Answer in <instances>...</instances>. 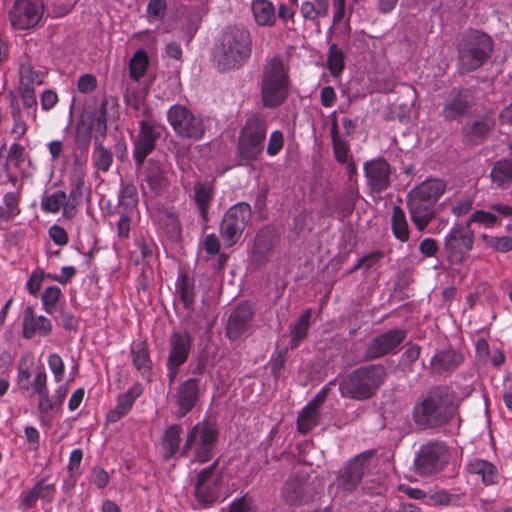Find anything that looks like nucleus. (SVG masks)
Segmentation results:
<instances>
[{"label":"nucleus","mask_w":512,"mask_h":512,"mask_svg":"<svg viewBox=\"0 0 512 512\" xmlns=\"http://www.w3.org/2000/svg\"><path fill=\"white\" fill-rule=\"evenodd\" d=\"M130 356L134 368L142 378H149L152 372V360L149 344L146 340H134L130 344Z\"/></svg>","instance_id":"31"},{"label":"nucleus","mask_w":512,"mask_h":512,"mask_svg":"<svg viewBox=\"0 0 512 512\" xmlns=\"http://www.w3.org/2000/svg\"><path fill=\"white\" fill-rule=\"evenodd\" d=\"M312 317V309H306L298 319V321L291 328V342L290 348L295 349L301 341H303L310 327V319Z\"/></svg>","instance_id":"43"},{"label":"nucleus","mask_w":512,"mask_h":512,"mask_svg":"<svg viewBox=\"0 0 512 512\" xmlns=\"http://www.w3.org/2000/svg\"><path fill=\"white\" fill-rule=\"evenodd\" d=\"M474 236L466 225L457 224L447 233L444 241V250L451 263H460L472 250Z\"/></svg>","instance_id":"19"},{"label":"nucleus","mask_w":512,"mask_h":512,"mask_svg":"<svg viewBox=\"0 0 512 512\" xmlns=\"http://www.w3.org/2000/svg\"><path fill=\"white\" fill-rule=\"evenodd\" d=\"M43 15V0H16L9 12V21L14 29L29 30L40 23Z\"/></svg>","instance_id":"17"},{"label":"nucleus","mask_w":512,"mask_h":512,"mask_svg":"<svg viewBox=\"0 0 512 512\" xmlns=\"http://www.w3.org/2000/svg\"><path fill=\"white\" fill-rule=\"evenodd\" d=\"M93 164L98 171L106 173L113 164L111 150L105 148L101 143H96L93 151Z\"/></svg>","instance_id":"47"},{"label":"nucleus","mask_w":512,"mask_h":512,"mask_svg":"<svg viewBox=\"0 0 512 512\" xmlns=\"http://www.w3.org/2000/svg\"><path fill=\"white\" fill-rule=\"evenodd\" d=\"M56 495L55 483L48 482V477L40 479L30 490L21 494L20 507L24 510L35 506L38 499L43 503H52Z\"/></svg>","instance_id":"27"},{"label":"nucleus","mask_w":512,"mask_h":512,"mask_svg":"<svg viewBox=\"0 0 512 512\" xmlns=\"http://www.w3.org/2000/svg\"><path fill=\"white\" fill-rule=\"evenodd\" d=\"M251 10L257 25L271 27L276 22L275 6L269 0H253Z\"/></svg>","instance_id":"36"},{"label":"nucleus","mask_w":512,"mask_h":512,"mask_svg":"<svg viewBox=\"0 0 512 512\" xmlns=\"http://www.w3.org/2000/svg\"><path fill=\"white\" fill-rule=\"evenodd\" d=\"M219 460L202 469L196 478L195 496L202 503H213L217 496V489L221 477L216 474Z\"/></svg>","instance_id":"23"},{"label":"nucleus","mask_w":512,"mask_h":512,"mask_svg":"<svg viewBox=\"0 0 512 512\" xmlns=\"http://www.w3.org/2000/svg\"><path fill=\"white\" fill-rule=\"evenodd\" d=\"M167 121L179 138L191 141L201 140L209 127L207 119L182 104L170 106Z\"/></svg>","instance_id":"10"},{"label":"nucleus","mask_w":512,"mask_h":512,"mask_svg":"<svg viewBox=\"0 0 512 512\" xmlns=\"http://www.w3.org/2000/svg\"><path fill=\"white\" fill-rule=\"evenodd\" d=\"M33 365L34 358L31 354L22 355L17 365L16 385L25 398L39 396L49 391L46 371L39 367L32 372Z\"/></svg>","instance_id":"11"},{"label":"nucleus","mask_w":512,"mask_h":512,"mask_svg":"<svg viewBox=\"0 0 512 512\" xmlns=\"http://www.w3.org/2000/svg\"><path fill=\"white\" fill-rule=\"evenodd\" d=\"M447 184L439 178H428L407 194L410 218L419 231H424L436 218V204L445 193Z\"/></svg>","instance_id":"4"},{"label":"nucleus","mask_w":512,"mask_h":512,"mask_svg":"<svg viewBox=\"0 0 512 512\" xmlns=\"http://www.w3.org/2000/svg\"><path fill=\"white\" fill-rule=\"evenodd\" d=\"M148 64L149 60L147 53L142 49L136 51L129 61L130 77L138 81L141 77L144 76L148 68Z\"/></svg>","instance_id":"48"},{"label":"nucleus","mask_w":512,"mask_h":512,"mask_svg":"<svg viewBox=\"0 0 512 512\" xmlns=\"http://www.w3.org/2000/svg\"><path fill=\"white\" fill-rule=\"evenodd\" d=\"M300 13L305 20L318 22L319 18H324L328 14L320 13L319 7L312 1H304L300 7Z\"/></svg>","instance_id":"59"},{"label":"nucleus","mask_w":512,"mask_h":512,"mask_svg":"<svg viewBox=\"0 0 512 512\" xmlns=\"http://www.w3.org/2000/svg\"><path fill=\"white\" fill-rule=\"evenodd\" d=\"M327 68L333 77L340 76L345 68V54L335 43L329 46L327 52Z\"/></svg>","instance_id":"45"},{"label":"nucleus","mask_w":512,"mask_h":512,"mask_svg":"<svg viewBox=\"0 0 512 512\" xmlns=\"http://www.w3.org/2000/svg\"><path fill=\"white\" fill-rule=\"evenodd\" d=\"M448 459L447 446L441 441H432L421 446L415 459V466L421 474L432 475L442 471Z\"/></svg>","instance_id":"16"},{"label":"nucleus","mask_w":512,"mask_h":512,"mask_svg":"<svg viewBox=\"0 0 512 512\" xmlns=\"http://www.w3.org/2000/svg\"><path fill=\"white\" fill-rule=\"evenodd\" d=\"M146 97L147 92L142 89L127 90L124 96L126 105L129 108L148 118L150 115V108L146 103Z\"/></svg>","instance_id":"44"},{"label":"nucleus","mask_w":512,"mask_h":512,"mask_svg":"<svg viewBox=\"0 0 512 512\" xmlns=\"http://www.w3.org/2000/svg\"><path fill=\"white\" fill-rule=\"evenodd\" d=\"M138 124L139 131L133 140L132 155L136 168L140 169L146 158L154 151L165 127L151 117L140 120Z\"/></svg>","instance_id":"14"},{"label":"nucleus","mask_w":512,"mask_h":512,"mask_svg":"<svg viewBox=\"0 0 512 512\" xmlns=\"http://www.w3.org/2000/svg\"><path fill=\"white\" fill-rule=\"evenodd\" d=\"M21 187L15 192H7L3 196V205H0V221L8 222L21 212Z\"/></svg>","instance_id":"39"},{"label":"nucleus","mask_w":512,"mask_h":512,"mask_svg":"<svg viewBox=\"0 0 512 512\" xmlns=\"http://www.w3.org/2000/svg\"><path fill=\"white\" fill-rule=\"evenodd\" d=\"M218 434L216 423L207 418L203 419L188 431L180 456L186 457L192 452V463L209 462L214 457Z\"/></svg>","instance_id":"7"},{"label":"nucleus","mask_w":512,"mask_h":512,"mask_svg":"<svg viewBox=\"0 0 512 512\" xmlns=\"http://www.w3.org/2000/svg\"><path fill=\"white\" fill-rule=\"evenodd\" d=\"M472 224H477L484 228L490 229L501 225L499 217L492 211L475 210L467 220V226L470 228Z\"/></svg>","instance_id":"46"},{"label":"nucleus","mask_w":512,"mask_h":512,"mask_svg":"<svg viewBox=\"0 0 512 512\" xmlns=\"http://www.w3.org/2000/svg\"><path fill=\"white\" fill-rule=\"evenodd\" d=\"M176 289L183 306L187 310H193L195 304V281L185 271L179 273Z\"/></svg>","instance_id":"37"},{"label":"nucleus","mask_w":512,"mask_h":512,"mask_svg":"<svg viewBox=\"0 0 512 512\" xmlns=\"http://www.w3.org/2000/svg\"><path fill=\"white\" fill-rule=\"evenodd\" d=\"M49 237L57 246H65L69 242V237L66 230L58 225L53 224L48 230Z\"/></svg>","instance_id":"61"},{"label":"nucleus","mask_w":512,"mask_h":512,"mask_svg":"<svg viewBox=\"0 0 512 512\" xmlns=\"http://www.w3.org/2000/svg\"><path fill=\"white\" fill-rule=\"evenodd\" d=\"M406 336L405 330L394 328L374 337L367 345L365 358L367 360H374L389 353H394Z\"/></svg>","instance_id":"21"},{"label":"nucleus","mask_w":512,"mask_h":512,"mask_svg":"<svg viewBox=\"0 0 512 512\" xmlns=\"http://www.w3.org/2000/svg\"><path fill=\"white\" fill-rule=\"evenodd\" d=\"M144 180L149 188L156 195L161 194L168 187V179L162 163L159 160L151 158L147 162L144 171Z\"/></svg>","instance_id":"33"},{"label":"nucleus","mask_w":512,"mask_h":512,"mask_svg":"<svg viewBox=\"0 0 512 512\" xmlns=\"http://www.w3.org/2000/svg\"><path fill=\"white\" fill-rule=\"evenodd\" d=\"M146 11L149 18L163 20L167 13V3L165 0H149Z\"/></svg>","instance_id":"55"},{"label":"nucleus","mask_w":512,"mask_h":512,"mask_svg":"<svg viewBox=\"0 0 512 512\" xmlns=\"http://www.w3.org/2000/svg\"><path fill=\"white\" fill-rule=\"evenodd\" d=\"M371 194H381L391 185V165L383 157L368 160L363 166Z\"/></svg>","instance_id":"20"},{"label":"nucleus","mask_w":512,"mask_h":512,"mask_svg":"<svg viewBox=\"0 0 512 512\" xmlns=\"http://www.w3.org/2000/svg\"><path fill=\"white\" fill-rule=\"evenodd\" d=\"M138 202L137 187L133 183L122 181L118 192V206L116 211L119 216L117 234L121 239L129 237L131 222L137 213Z\"/></svg>","instance_id":"15"},{"label":"nucleus","mask_w":512,"mask_h":512,"mask_svg":"<svg viewBox=\"0 0 512 512\" xmlns=\"http://www.w3.org/2000/svg\"><path fill=\"white\" fill-rule=\"evenodd\" d=\"M252 53L250 31L241 25L226 26L220 33L214 53V60L220 71L242 67Z\"/></svg>","instance_id":"3"},{"label":"nucleus","mask_w":512,"mask_h":512,"mask_svg":"<svg viewBox=\"0 0 512 512\" xmlns=\"http://www.w3.org/2000/svg\"><path fill=\"white\" fill-rule=\"evenodd\" d=\"M464 356L455 349H444L435 353L429 363L432 375H450L463 362Z\"/></svg>","instance_id":"26"},{"label":"nucleus","mask_w":512,"mask_h":512,"mask_svg":"<svg viewBox=\"0 0 512 512\" xmlns=\"http://www.w3.org/2000/svg\"><path fill=\"white\" fill-rule=\"evenodd\" d=\"M67 200L64 191L58 190L50 195L43 196L41 199V209L47 213H58Z\"/></svg>","instance_id":"50"},{"label":"nucleus","mask_w":512,"mask_h":512,"mask_svg":"<svg viewBox=\"0 0 512 512\" xmlns=\"http://www.w3.org/2000/svg\"><path fill=\"white\" fill-rule=\"evenodd\" d=\"M136 245L141 253L143 261L149 263L157 249L155 242L152 239L147 240L142 238L136 242Z\"/></svg>","instance_id":"62"},{"label":"nucleus","mask_w":512,"mask_h":512,"mask_svg":"<svg viewBox=\"0 0 512 512\" xmlns=\"http://www.w3.org/2000/svg\"><path fill=\"white\" fill-rule=\"evenodd\" d=\"M47 364L54 376L55 382H61L65 374V365L61 356L58 353H51L48 356Z\"/></svg>","instance_id":"54"},{"label":"nucleus","mask_w":512,"mask_h":512,"mask_svg":"<svg viewBox=\"0 0 512 512\" xmlns=\"http://www.w3.org/2000/svg\"><path fill=\"white\" fill-rule=\"evenodd\" d=\"M470 107L468 92L463 89H453L445 99L441 115L447 121L457 120L463 117Z\"/></svg>","instance_id":"29"},{"label":"nucleus","mask_w":512,"mask_h":512,"mask_svg":"<svg viewBox=\"0 0 512 512\" xmlns=\"http://www.w3.org/2000/svg\"><path fill=\"white\" fill-rule=\"evenodd\" d=\"M204 391L205 386L200 378L189 377L180 382L173 396L176 417L181 419L189 414L198 405Z\"/></svg>","instance_id":"18"},{"label":"nucleus","mask_w":512,"mask_h":512,"mask_svg":"<svg viewBox=\"0 0 512 512\" xmlns=\"http://www.w3.org/2000/svg\"><path fill=\"white\" fill-rule=\"evenodd\" d=\"M84 184H85V182H84L83 175L78 174L75 177V179L73 180V186L71 188L69 195L67 196L66 202L78 206L83 197Z\"/></svg>","instance_id":"56"},{"label":"nucleus","mask_w":512,"mask_h":512,"mask_svg":"<svg viewBox=\"0 0 512 512\" xmlns=\"http://www.w3.org/2000/svg\"><path fill=\"white\" fill-rule=\"evenodd\" d=\"M61 298H63V293L59 287H46L41 295V302L44 311L48 314H53L55 307Z\"/></svg>","instance_id":"51"},{"label":"nucleus","mask_w":512,"mask_h":512,"mask_svg":"<svg viewBox=\"0 0 512 512\" xmlns=\"http://www.w3.org/2000/svg\"><path fill=\"white\" fill-rule=\"evenodd\" d=\"M506 235L490 236L482 234L481 239L488 248H491L499 253H508L512 251V224L505 226Z\"/></svg>","instance_id":"41"},{"label":"nucleus","mask_w":512,"mask_h":512,"mask_svg":"<svg viewBox=\"0 0 512 512\" xmlns=\"http://www.w3.org/2000/svg\"><path fill=\"white\" fill-rule=\"evenodd\" d=\"M274 244L275 235L270 228L259 230L250 252L251 263L256 266L265 264L272 254Z\"/></svg>","instance_id":"28"},{"label":"nucleus","mask_w":512,"mask_h":512,"mask_svg":"<svg viewBox=\"0 0 512 512\" xmlns=\"http://www.w3.org/2000/svg\"><path fill=\"white\" fill-rule=\"evenodd\" d=\"M45 278V271L42 268H36L29 276L27 282H26V288L27 291L33 295L36 296L37 293L40 291L42 282Z\"/></svg>","instance_id":"57"},{"label":"nucleus","mask_w":512,"mask_h":512,"mask_svg":"<svg viewBox=\"0 0 512 512\" xmlns=\"http://www.w3.org/2000/svg\"><path fill=\"white\" fill-rule=\"evenodd\" d=\"M491 180L503 188L512 183V160L509 157L496 161L490 172Z\"/></svg>","instance_id":"38"},{"label":"nucleus","mask_w":512,"mask_h":512,"mask_svg":"<svg viewBox=\"0 0 512 512\" xmlns=\"http://www.w3.org/2000/svg\"><path fill=\"white\" fill-rule=\"evenodd\" d=\"M53 329L50 319L43 315H37L31 305H27L22 311V337L30 340L35 336L47 337Z\"/></svg>","instance_id":"24"},{"label":"nucleus","mask_w":512,"mask_h":512,"mask_svg":"<svg viewBox=\"0 0 512 512\" xmlns=\"http://www.w3.org/2000/svg\"><path fill=\"white\" fill-rule=\"evenodd\" d=\"M169 352L166 359V377L168 385L175 383L180 368L184 365L193 348V338L187 331H175L169 337Z\"/></svg>","instance_id":"13"},{"label":"nucleus","mask_w":512,"mask_h":512,"mask_svg":"<svg viewBox=\"0 0 512 512\" xmlns=\"http://www.w3.org/2000/svg\"><path fill=\"white\" fill-rule=\"evenodd\" d=\"M335 159L339 163H346L352 159L350 156V145L345 139H337L332 142Z\"/></svg>","instance_id":"58"},{"label":"nucleus","mask_w":512,"mask_h":512,"mask_svg":"<svg viewBox=\"0 0 512 512\" xmlns=\"http://www.w3.org/2000/svg\"><path fill=\"white\" fill-rule=\"evenodd\" d=\"M183 429L180 424L169 425L162 436L161 446L163 450V460L169 461L173 458L180 450L181 433Z\"/></svg>","instance_id":"34"},{"label":"nucleus","mask_w":512,"mask_h":512,"mask_svg":"<svg viewBox=\"0 0 512 512\" xmlns=\"http://www.w3.org/2000/svg\"><path fill=\"white\" fill-rule=\"evenodd\" d=\"M467 470L471 474L481 477L484 485L489 486L496 484L499 479V473L496 466L483 459H474L467 464Z\"/></svg>","instance_id":"35"},{"label":"nucleus","mask_w":512,"mask_h":512,"mask_svg":"<svg viewBox=\"0 0 512 512\" xmlns=\"http://www.w3.org/2000/svg\"><path fill=\"white\" fill-rule=\"evenodd\" d=\"M387 373L382 365H367L355 369L339 381L343 398L364 401L372 398L384 383Z\"/></svg>","instance_id":"5"},{"label":"nucleus","mask_w":512,"mask_h":512,"mask_svg":"<svg viewBox=\"0 0 512 512\" xmlns=\"http://www.w3.org/2000/svg\"><path fill=\"white\" fill-rule=\"evenodd\" d=\"M214 198V186L212 183L196 182L193 189V200L198 209L202 224L209 221L208 212Z\"/></svg>","instance_id":"32"},{"label":"nucleus","mask_w":512,"mask_h":512,"mask_svg":"<svg viewBox=\"0 0 512 512\" xmlns=\"http://www.w3.org/2000/svg\"><path fill=\"white\" fill-rule=\"evenodd\" d=\"M96 87L97 79L92 74H84L80 76V78L78 79L77 88L83 94H87L94 91Z\"/></svg>","instance_id":"64"},{"label":"nucleus","mask_w":512,"mask_h":512,"mask_svg":"<svg viewBox=\"0 0 512 512\" xmlns=\"http://www.w3.org/2000/svg\"><path fill=\"white\" fill-rule=\"evenodd\" d=\"M251 217V206L246 202H239L226 211L219 227L220 236L226 247L230 248L238 242Z\"/></svg>","instance_id":"12"},{"label":"nucleus","mask_w":512,"mask_h":512,"mask_svg":"<svg viewBox=\"0 0 512 512\" xmlns=\"http://www.w3.org/2000/svg\"><path fill=\"white\" fill-rule=\"evenodd\" d=\"M370 455L371 453L367 452L361 453L344 465L337 477L339 488L346 493H352L358 488L363 479L365 464Z\"/></svg>","instance_id":"22"},{"label":"nucleus","mask_w":512,"mask_h":512,"mask_svg":"<svg viewBox=\"0 0 512 512\" xmlns=\"http://www.w3.org/2000/svg\"><path fill=\"white\" fill-rule=\"evenodd\" d=\"M284 145V136L283 133L279 130H275L270 134L268 145H267V154L269 156H276L280 153Z\"/></svg>","instance_id":"60"},{"label":"nucleus","mask_w":512,"mask_h":512,"mask_svg":"<svg viewBox=\"0 0 512 512\" xmlns=\"http://www.w3.org/2000/svg\"><path fill=\"white\" fill-rule=\"evenodd\" d=\"M267 130V122L262 115L253 113L247 116L238 136L237 150L242 160L256 161L260 158Z\"/></svg>","instance_id":"9"},{"label":"nucleus","mask_w":512,"mask_h":512,"mask_svg":"<svg viewBox=\"0 0 512 512\" xmlns=\"http://www.w3.org/2000/svg\"><path fill=\"white\" fill-rule=\"evenodd\" d=\"M158 223L169 240L179 241L182 235V225L174 212L165 211L158 217Z\"/></svg>","instance_id":"40"},{"label":"nucleus","mask_w":512,"mask_h":512,"mask_svg":"<svg viewBox=\"0 0 512 512\" xmlns=\"http://www.w3.org/2000/svg\"><path fill=\"white\" fill-rule=\"evenodd\" d=\"M458 414L457 394L448 385L430 387L414 404L412 418L422 429H438L451 423Z\"/></svg>","instance_id":"2"},{"label":"nucleus","mask_w":512,"mask_h":512,"mask_svg":"<svg viewBox=\"0 0 512 512\" xmlns=\"http://www.w3.org/2000/svg\"><path fill=\"white\" fill-rule=\"evenodd\" d=\"M19 86L7 94L9 113L12 119L11 135L22 139L29 129L28 120L37 121V99L35 87L44 82L45 73L35 70L30 59L23 57L19 64Z\"/></svg>","instance_id":"1"},{"label":"nucleus","mask_w":512,"mask_h":512,"mask_svg":"<svg viewBox=\"0 0 512 512\" xmlns=\"http://www.w3.org/2000/svg\"><path fill=\"white\" fill-rule=\"evenodd\" d=\"M20 140L14 138V142L9 147L7 154V161L16 168H19L25 162V147L19 143Z\"/></svg>","instance_id":"53"},{"label":"nucleus","mask_w":512,"mask_h":512,"mask_svg":"<svg viewBox=\"0 0 512 512\" xmlns=\"http://www.w3.org/2000/svg\"><path fill=\"white\" fill-rule=\"evenodd\" d=\"M318 421L319 413L305 406L298 415L297 429L301 434H307L317 426Z\"/></svg>","instance_id":"49"},{"label":"nucleus","mask_w":512,"mask_h":512,"mask_svg":"<svg viewBox=\"0 0 512 512\" xmlns=\"http://www.w3.org/2000/svg\"><path fill=\"white\" fill-rule=\"evenodd\" d=\"M492 51L493 41L488 34L467 31L458 45L459 70L462 73L477 70L490 58Z\"/></svg>","instance_id":"8"},{"label":"nucleus","mask_w":512,"mask_h":512,"mask_svg":"<svg viewBox=\"0 0 512 512\" xmlns=\"http://www.w3.org/2000/svg\"><path fill=\"white\" fill-rule=\"evenodd\" d=\"M430 500L436 505H454L458 500V496L450 494L446 491H436L430 495Z\"/></svg>","instance_id":"63"},{"label":"nucleus","mask_w":512,"mask_h":512,"mask_svg":"<svg viewBox=\"0 0 512 512\" xmlns=\"http://www.w3.org/2000/svg\"><path fill=\"white\" fill-rule=\"evenodd\" d=\"M391 228L395 238L401 242L409 240L410 232L404 210L400 206H394L391 217Z\"/></svg>","instance_id":"42"},{"label":"nucleus","mask_w":512,"mask_h":512,"mask_svg":"<svg viewBox=\"0 0 512 512\" xmlns=\"http://www.w3.org/2000/svg\"><path fill=\"white\" fill-rule=\"evenodd\" d=\"M143 393V386L136 382L129 389L118 395L117 404L114 409L110 410L106 415L108 423H116L126 416L132 409L136 399Z\"/></svg>","instance_id":"30"},{"label":"nucleus","mask_w":512,"mask_h":512,"mask_svg":"<svg viewBox=\"0 0 512 512\" xmlns=\"http://www.w3.org/2000/svg\"><path fill=\"white\" fill-rule=\"evenodd\" d=\"M290 78L288 68L279 56L267 60L260 80L261 103L265 108H277L288 98Z\"/></svg>","instance_id":"6"},{"label":"nucleus","mask_w":512,"mask_h":512,"mask_svg":"<svg viewBox=\"0 0 512 512\" xmlns=\"http://www.w3.org/2000/svg\"><path fill=\"white\" fill-rule=\"evenodd\" d=\"M254 314V309L250 303L238 304L232 310L227 321L226 334L228 338L236 340L243 335L250 328Z\"/></svg>","instance_id":"25"},{"label":"nucleus","mask_w":512,"mask_h":512,"mask_svg":"<svg viewBox=\"0 0 512 512\" xmlns=\"http://www.w3.org/2000/svg\"><path fill=\"white\" fill-rule=\"evenodd\" d=\"M301 494V484L297 479L288 480L282 489L283 498L290 504H296L300 502Z\"/></svg>","instance_id":"52"}]
</instances>
